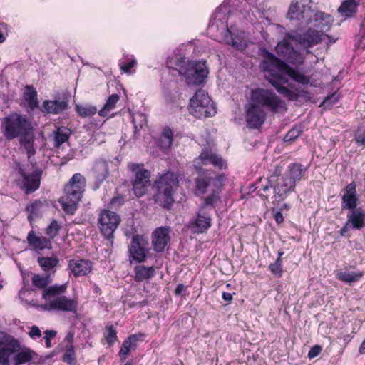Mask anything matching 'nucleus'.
Listing matches in <instances>:
<instances>
[{
  "instance_id": "c03bdc74",
  "label": "nucleus",
  "mask_w": 365,
  "mask_h": 365,
  "mask_svg": "<svg viewBox=\"0 0 365 365\" xmlns=\"http://www.w3.org/2000/svg\"><path fill=\"white\" fill-rule=\"evenodd\" d=\"M124 60L123 62L119 63L120 68L124 73H130L131 68L137 64V61L133 56H125Z\"/></svg>"
},
{
  "instance_id": "79ce46f5",
  "label": "nucleus",
  "mask_w": 365,
  "mask_h": 365,
  "mask_svg": "<svg viewBox=\"0 0 365 365\" xmlns=\"http://www.w3.org/2000/svg\"><path fill=\"white\" fill-rule=\"evenodd\" d=\"M288 16L292 20H300L304 19V12L299 11V4L298 1H292L288 11Z\"/></svg>"
},
{
  "instance_id": "13d9d810",
  "label": "nucleus",
  "mask_w": 365,
  "mask_h": 365,
  "mask_svg": "<svg viewBox=\"0 0 365 365\" xmlns=\"http://www.w3.org/2000/svg\"><path fill=\"white\" fill-rule=\"evenodd\" d=\"M56 335V331L54 330H47L45 331V342L46 347L51 346V339L54 338Z\"/></svg>"
},
{
  "instance_id": "a19ab883",
  "label": "nucleus",
  "mask_w": 365,
  "mask_h": 365,
  "mask_svg": "<svg viewBox=\"0 0 365 365\" xmlns=\"http://www.w3.org/2000/svg\"><path fill=\"white\" fill-rule=\"evenodd\" d=\"M76 110L81 117L86 118L95 115L97 112V108L88 104L81 106L76 105Z\"/></svg>"
},
{
  "instance_id": "dca6fc26",
  "label": "nucleus",
  "mask_w": 365,
  "mask_h": 365,
  "mask_svg": "<svg viewBox=\"0 0 365 365\" xmlns=\"http://www.w3.org/2000/svg\"><path fill=\"white\" fill-rule=\"evenodd\" d=\"M267 114L263 108L250 103L246 111L247 125L250 128H259L266 120Z\"/></svg>"
},
{
  "instance_id": "ddd939ff",
  "label": "nucleus",
  "mask_w": 365,
  "mask_h": 365,
  "mask_svg": "<svg viewBox=\"0 0 365 365\" xmlns=\"http://www.w3.org/2000/svg\"><path fill=\"white\" fill-rule=\"evenodd\" d=\"M19 177L16 180L17 185L24 191L26 194H30L39 188L41 177V171L36 169L31 173H26L20 168Z\"/></svg>"
},
{
  "instance_id": "09e8293b",
  "label": "nucleus",
  "mask_w": 365,
  "mask_h": 365,
  "mask_svg": "<svg viewBox=\"0 0 365 365\" xmlns=\"http://www.w3.org/2000/svg\"><path fill=\"white\" fill-rule=\"evenodd\" d=\"M301 133L302 130L299 127H294L284 136V141L291 142L298 138Z\"/></svg>"
},
{
  "instance_id": "39448f33",
  "label": "nucleus",
  "mask_w": 365,
  "mask_h": 365,
  "mask_svg": "<svg viewBox=\"0 0 365 365\" xmlns=\"http://www.w3.org/2000/svg\"><path fill=\"white\" fill-rule=\"evenodd\" d=\"M176 67L174 68L185 78L188 85L199 86L205 82L208 74L205 61H192L185 63L184 58L179 56L176 58Z\"/></svg>"
},
{
  "instance_id": "2eb2a0df",
  "label": "nucleus",
  "mask_w": 365,
  "mask_h": 365,
  "mask_svg": "<svg viewBox=\"0 0 365 365\" xmlns=\"http://www.w3.org/2000/svg\"><path fill=\"white\" fill-rule=\"evenodd\" d=\"M147 245L148 242L142 236L133 235L128 250L129 258L138 263L144 262L149 252Z\"/></svg>"
},
{
  "instance_id": "f257e3e1",
  "label": "nucleus",
  "mask_w": 365,
  "mask_h": 365,
  "mask_svg": "<svg viewBox=\"0 0 365 365\" xmlns=\"http://www.w3.org/2000/svg\"><path fill=\"white\" fill-rule=\"evenodd\" d=\"M260 68L264 72L265 78L279 93L290 100H294L296 95L284 86L288 83V78L302 85H307L310 82L309 76L297 69L292 68L271 53H268L262 61Z\"/></svg>"
},
{
  "instance_id": "c85d7f7f",
  "label": "nucleus",
  "mask_w": 365,
  "mask_h": 365,
  "mask_svg": "<svg viewBox=\"0 0 365 365\" xmlns=\"http://www.w3.org/2000/svg\"><path fill=\"white\" fill-rule=\"evenodd\" d=\"M92 173L98 182H102L108 175V163L101 159L96 160L92 168Z\"/></svg>"
},
{
  "instance_id": "9d476101",
  "label": "nucleus",
  "mask_w": 365,
  "mask_h": 365,
  "mask_svg": "<svg viewBox=\"0 0 365 365\" xmlns=\"http://www.w3.org/2000/svg\"><path fill=\"white\" fill-rule=\"evenodd\" d=\"M128 167L133 174L132 180L133 192L136 197H140L146 193L150 185V173L144 168L143 164L129 163Z\"/></svg>"
},
{
  "instance_id": "4468645a",
  "label": "nucleus",
  "mask_w": 365,
  "mask_h": 365,
  "mask_svg": "<svg viewBox=\"0 0 365 365\" xmlns=\"http://www.w3.org/2000/svg\"><path fill=\"white\" fill-rule=\"evenodd\" d=\"M101 233L107 239L112 238L113 233L120 222V217L113 211L104 210L101 212L98 219Z\"/></svg>"
},
{
  "instance_id": "f3484780",
  "label": "nucleus",
  "mask_w": 365,
  "mask_h": 365,
  "mask_svg": "<svg viewBox=\"0 0 365 365\" xmlns=\"http://www.w3.org/2000/svg\"><path fill=\"white\" fill-rule=\"evenodd\" d=\"M19 341L8 337L0 341V365H9L11 356L17 351Z\"/></svg>"
},
{
  "instance_id": "8fccbe9b",
  "label": "nucleus",
  "mask_w": 365,
  "mask_h": 365,
  "mask_svg": "<svg viewBox=\"0 0 365 365\" xmlns=\"http://www.w3.org/2000/svg\"><path fill=\"white\" fill-rule=\"evenodd\" d=\"M339 99V95L337 93H333L331 95L327 96V98L321 103V106L327 108L331 106L333 104L336 103Z\"/></svg>"
},
{
  "instance_id": "20e7f679",
  "label": "nucleus",
  "mask_w": 365,
  "mask_h": 365,
  "mask_svg": "<svg viewBox=\"0 0 365 365\" xmlns=\"http://www.w3.org/2000/svg\"><path fill=\"white\" fill-rule=\"evenodd\" d=\"M86 187V178L81 173H75L64 187V195L59 200L63 211L73 215L81 200Z\"/></svg>"
},
{
  "instance_id": "de8ad7c7",
  "label": "nucleus",
  "mask_w": 365,
  "mask_h": 365,
  "mask_svg": "<svg viewBox=\"0 0 365 365\" xmlns=\"http://www.w3.org/2000/svg\"><path fill=\"white\" fill-rule=\"evenodd\" d=\"M105 339L110 346L113 345L118 340L117 332L112 325L106 327Z\"/></svg>"
},
{
  "instance_id": "f704fd0d",
  "label": "nucleus",
  "mask_w": 365,
  "mask_h": 365,
  "mask_svg": "<svg viewBox=\"0 0 365 365\" xmlns=\"http://www.w3.org/2000/svg\"><path fill=\"white\" fill-rule=\"evenodd\" d=\"M52 282L51 273L45 274L43 275L35 274L31 278L32 284L38 288L46 289L47 286Z\"/></svg>"
},
{
  "instance_id": "e433bc0d",
  "label": "nucleus",
  "mask_w": 365,
  "mask_h": 365,
  "mask_svg": "<svg viewBox=\"0 0 365 365\" xmlns=\"http://www.w3.org/2000/svg\"><path fill=\"white\" fill-rule=\"evenodd\" d=\"M119 99L120 96L118 94L110 95L108 98L104 106L98 111V115L101 117H106L110 110L115 108Z\"/></svg>"
},
{
  "instance_id": "bf43d9fd",
  "label": "nucleus",
  "mask_w": 365,
  "mask_h": 365,
  "mask_svg": "<svg viewBox=\"0 0 365 365\" xmlns=\"http://www.w3.org/2000/svg\"><path fill=\"white\" fill-rule=\"evenodd\" d=\"M355 140L357 144L365 145V133L357 130L355 134Z\"/></svg>"
},
{
  "instance_id": "49530a36",
  "label": "nucleus",
  "mask_w": 365,
  "mask_h": 365,
  "mask_svg": "<svg viewBox=\"0 0 365 365\" xmlns=\"http://www.w3.org/2000/svg\"><path fill=\"white\" fill-rule=\"evenodd\" d=\"M61 229V226L58 225L56 220H52L51 223L46 229V234L49 237V239H53L56 237Z\"/></svg>"
},
{
  "instance_id": "680f3d73",
  "label": "nucleus",
  "mask_w": 365,
  "mask_h": 365,
  "mask_svg": "<svg viewBox=\"0 0 365 365\" xmlns=\"http://www.w3.org/2000/svg\"><path fill=\"white\" fill-rule=\"evenodd\" d=\"M322 351V348L318 346V345H315L309 351L308 353V356L309 359H313L314 357H316L317 356H318L320 352Z\"/></svg>"
},
{
  "instance_id": "a878e982",
  "label": "nucleus",
  "mask_w": 365,
  "mask_h": 365,
  "mask_svg": "<svg viewBox=\"0 0 365 365\" xmlns=\"http://www.w3.org/2000/svg\"><path fill=\"white\" fill-rule=\"evenodd\" d=\"M155 269L153 267L137 265L134 267V280L137 282H142L149 280L155 275Z\"/></svg>"
},
{
  "instance_id": "3c124183",
  "label": "nucleus",
  "mask_w": 365,
  "mask_h": 365,
  "mask_svg": "<svg viewBox=\"0 0 365 365\" xmlns=\"http://www.w3.org/2000/svg\"><path fill=\"white\" fill-rule=\"evenodd\" d=\"M269 268L272 273L277 277H281L282 273V260L279 257H277L274 263L271 264Z\"/></svg>"
},
{
  "instance_id": "4c0bfd02",
  "label": "nucleus",
  "mask_w": 365,
  "mask_h": 365,
  "mask_svg": "<svg viewBox=\"0 0 365 365\" xmlns=\"http://www.w3.org/2000/svg\"><path fill=\"white\" fill-rule=\"evenodd\" d=\"M173 132L169 127L163 128L162 135L159 138V145L162 149L169 148L173 143Z\"/></svg>"
},
{
  "instance_id": "0e129e2a",
  "label": "nucleus",
  "mask_w": 365,
  "mask_h": 365,
  "mask_svg": "<svg viewBox=\"0 0 365 365\" xmlns=\"http://www.w3.org/2000/svg\"><path fill=\"white\" fill-rule=\"evenodd\" d=\"M274 220L277 224H280L284 221V217L281 212L277 211L274 213Z\"/></svg>"
},
{
  "instance_id": "aec40b11",
  "label": "nucleus",
  "mask_w": 365,
  "mask_h": 365,
  "mask_svg": "<svg viewBox=\"0 0 365 365\" xmlns=\"http://www.w3.org/2000/svg\"><path fill=\"white\" fill-rule=\"evenodd\" d=\"M36 354L27 347H21L19 344L18 349L11 358L12 365L30 364L36 358Z\"/></svg>"
},
{
  "instance_id": "412c9836",
  "label": "nucleus",
  "mask_w": 365,
  "mask_h": 365,
  "mask_svg": "<svg viewBox=\"0 0 365 365\" xmlns=\"http://www.w3.org/2000/svg\"><path fill=\"white\" fill-rule=\"evenodd\" d=\"M30 249L35 251H40L45 249H51L52 243L49 238L44 236L37 235L34 231L31 230L26 237Z\"/></svg>"
},
{
  "instance_id": "9b49d317",
  "label": "nucleus",
  "mask_w": 365,
  "mask_h": 365,
  "mask_svg": "<svg viewBox=\"0 0 365 365\" xmlns=\"http://www.w3.org/2000/svg\"><path fill=\"white\" fill-rule=\"evenodd\" d=\"M282 172V167H277L274 173L269 178L268 182L272 186H274V191L280 197L283 198L288 192L294 190L296 182L287 174L284 173L281 176Z\"/></svg>"
},
{
  "instance_id": "b1692460",
  "label": "nucleus",
  "mask_w": 365,
  "mask_h": 365,
  "mask_svg": "<svg viewBox=\"0 0 365 365\" xmlns=\"http://www.w3.org/2000/svg\"><path fill=\"white\" fill-rule=\"evenodd\" d=\"M203 165L212 164L219 169L227 168L226 163L219 155L209 150H204L199 156Z\"/></svg>"
},
{
  "instance_id": "6ab92c4d",
  "label": "nucleus",
  "mask_w": 365,
  "mask_h": 365,
  "mask_svg": "<svg viewBox=\"0 0 365 365\" xmlns=\"http://www.w3.org/2000/svg\"><path fill=\"white\" fill-rule=\"evenodd\" d=\"M92 267V262L88 259H73L68 263V268L76 277L88 275Z\"/></svg>"
},
{
  "instance_id": "5701e85b",
  "label": "nucleus",
  "mask_w": 365,
  "mask_h": 365,
  "mask_svg": "<svg viewBox=\"0 0 365 365\" xmlns=\"http://www.w3.org/2000/svg\"><path fill=\"white\" fill-rule=\"evenodd\" d=\"M344 191L345 193L342 196V208L349 210L356 208L357 197L355 183L351 182L348 184Z\"/></svg>"
},
{
  "instance_id": "603ef678",
  "label": "nucleus",
  "mask_w": 365,
  "mask_h": 365,
  "mask_svg": "<svg viewBox=\"0 0 365 365\" xmlns=\"http://www.w3.org/2000/svg\"><path fill=\"white\" fill-rule=\"evenodd\" d=\"M269 178L267 179H265L266 183L262 184L261 187L259 188V192L260 193V195L265 197L266 198L268 197L269 195V191L271 189L274 190V186L276 185L275 183L272 186L270 183L268 182Z\"/></svg>"
},
{
  "instance_id": "a211bd4d",
  "label": "nucleus",
  "mask_w": 365,
  "mask_h": 365,
  "mask_svg": "<svg viewBox=\"0 0 365 365\" xmlns=\"http://www.w3.org/2000/svg\"><path fill=\"white\" fill-rule=\"evenodd\" d=\"M169 233L170 228L168 227H158L153 232L152 243L156 252L164 250L170 240Z\"/></svg>"
},
{
  "instance_id": "7ed1b4c3",
  "label": "nucleus",
  "mask_w": 365,
  "mask_h": 365,
  "mask_svg": "<svg viewBox=\"0 0 365 365\" xmlns=\"http://www.w3.org/2000/svg\"><path fill=\"white\" fill-rule=\"evenodd\" d=\"M67 287L66 283L63 284H56L43 289L42 298L45 300L44 309L76 313L78 305V301L63 295Z\"/></svg>"
},
{
  "instance_id": "5fc2aeb1",
  "label": "nucleus",
  "mask_w": 365,
  "mask_h": 365,
  "mask_svg": "<svg viewBox=\"0 0 365 365\" xmlns=\"http://www.w3.org/2000/svg\"><path fill=\"white\" fill-rule=\"evenodd\" d=\"M219 192L213 190L212 193L205 199V204L213 206L220 200Z\"/></svg>"
},
{
  "instance_id": "cd10ccee",
  "label": "nucleus",
  "mask_w": 365,
  "mask_h": 365,
  "mask_svg": "<svg viewBox=\"0 0 365 365\" xmlns=\"http://www.w3.org/2000/svg\"><path fill=\"white\" fill-rule=\"evenodd\" d=\"M211 225V220L209 217L197 214L195 220L190 222V229L194 233H202Z\"/></svg>"
},
{
  "instance_id": "473e14b6",
  "label": "nucleus",
  "mask_w": 365,
  "mask_h": 365,
  "mask_svg": "<svg viewBox=\"0 0 365 365\" xmlns=\"http://www.w3.org/2000/svg\"><path fill=\"white\" fill-rule=\"evenodd\" d=\"M314 24L313 26L321 29H328L331 26L332 20L330 15L326 14L322 11H317L313 15Z\"/></svg>"
},
{
  "instance_id": "2f4dec72",
  "label": "nucleus",
  "mask_w": 365,
  "mask_h": 365,
  "mask_svg": "<svg viewBox=\"0 0 365 365\" xmlns=\"http://www.w3.org/2000/svg\"><path fill=\"white\" fill-rule=\"evenodd\" d=\"M24 99L31 110L38 107L37 92L32 86H26L25 91L24 92Z\"/></svg>"
},
{
  "instance_id": "c9c22d12",
  "label": "nucleus",
  "mask_w": 365,
  "mask_h": 365,
  "mask_svg": "<svg viewBox=\"0 0 365 365\" xmlns=\"http://www.w3.org/2000/svg\"><path fill=\"white\" fill-rule=\"evenodd\" d=\"M71 135V130L66 127L58 128L54 132V145L60 147L63 143L66 142Z\"/></svg>"
},
{
  "instance_id": "052dcab7",
  "label": "nucleus",
  "mask_w": 365,
  "mask_h": 365,
  "mask_svg": "<svg viewBox=\"0 0 365 365\" xmlns=\"http://www.w3.org/2000/svg\"><path fill=\"white\" fill-rule=\"evenodd\" d=\"M29 335L32 339L40 338L41 336V331L37 326H33L31 328Z\"/></svg>"
},
{
  "instance_id": "a18cd8bd",
  "label": "nucleus",
  "mask_w": 365,
  "mask_h": 365,
  "mask_svg": "<svg viewBox=\"0 0 365 365\" xmlns=\"http://www.w3.org/2000/svg\"><path fill=\"white\" fill-rule=\"evenodd\" d=\"M210 184V178H198L196 179V190L200 193L204 194Z\"/></svg>"
},
{
  "instance_id": "bb28decb",
  "label": "nucleus",
  "mask_w": 365,
  "mask_h": 365,
  "mask_svg": "<svg viewBox=\"0 0 365 365\" xmlns=\"http://www.w3.org/2000/svg\"><path fill=\"white\" fill-rule=\"evenodd\" d=\"M361 0H344L338 8V12L346 18L353 17L357 12V8Z\"/></svg>"
},
{
  "instance_id": "37998d69",
  "label": "nucleus",
  "mask_w": 365,
  "mask_h": 365,
  "mask_svg": "<svg viewBox=\"0 0 365 365\" xmlns=\"http://www.w3.org/2000/svg\"><path fill=\"white\" fill-rule=\"evenodd\" d=\"M224 41L226 43L231 45L237 49H242L243 45L242 41L237 37H233L231 32L227 29L224 36Z\"/></svg>"
},
{
  "instance_id": "4d7b16f0",
  "label": "nucleus",
  "mask_w": 365,
  "mask_h": 365,
  "mask_svg": "<svg viewBox=\"0 0 365 365\" xmlns=\"http://www.w3.org/2000/svg\"><path fill=\"white\" fill-rule=\"evenodd\" d=\"M211 178V183H213L215 187H216L214 190H216L217 192H220L221 188L223 186L222 181H223V176L221 175H218L215 178Z\"/></svg>"
},
{
  "instance_id": "393cba45",
  "label": "nucleus",
  "mask_w": 365,
  "mask_h": 365,
  "mask_svg": "<svg viewBox=\"0 0 365 365\" xmlns=\"http://www.w3.org/2000/svg\"><path fill=\"white\" fill-rule=\"evenodd\" d=\"M347 221L352 229L361 230L365 226V212L361 207L351 210L347 215Z\"/></svg>"
},
{
  "instance_id": "58836bf2",
  "label": "nucleus",
  "mask_w": 365,
  "mask_h": 365,
  "mask_svg": "<svg viewBox=\"0 0 365 365\" xmlns=\"http://www.w3.org/2000/svg\"><path fill=\"white\" fill-rule=\"evenodd\" d=\"M364 274L362 272H339L336 274V277L338 279L346 282V283H352L359 281L362 277Z\"/></svg>"
},
{
  "instance_id": "e2e57ef3",
  "label": "nucleus",
  "mask_w": 365,
  "mask_h": 365,
  "mask_svg": "<svg viewBox=\"0 0 365 365\" xmlns=\"http://www.w3.org/2000/svg\"><path fill=\"white\" fill-rule=\"evenodd\" d=\"M351 228V225L346 220L344 226L340 230V235L344 236L346 232H348Z\"/></svg>"
},
{
  "instance_id": "774afa93",
  "label": "nucleus",
  "mask_w": 365,
  "mask_h": 365,
  "mask_svg": "<svg viewBox=\"0 0 365 365\" xmlns=\"http://www.w3.org/2000/svg\"><path fill=\"white\" fill-rule=\"evenodd\" d=\"M185 290V287L182 284H179L175 290V293L176 295H179L182 294V292H184Z\"/></svg>"
},
{
  "instance_id": "423d86ee",
  "label": "nucleus",
  "mask_w": 365,
  "mask_h": 365,
  "mask_svg": "<svg viewBox=\"0 0 365 365\" xmlns=\"http://www.w3.org/2000/svg\"><path fill=\"white\" fill-rule=\"evenodd\" d=\"M250 98L252 103L265 108L272 113H284L287 110L284 101L272 90L260 88L253 89Z\"/></svg>"
},
{
  "instance_id": "69168bd1",
  "label": "nucleus",
  "mask_w": 365,
  "mask_h": 365,
  "mask_svg": "<svg viewBox=\"0 0 365 365\" xmlns=\"http://www.w3.org/2000/svg\"><path fill=\"white\" fill-rule=\"evenodd\" d=\"M73 339H74V333L72 332V331H69L67 334V335H66V336L65 338V340L66 341H68L69 345H73Z\"/></svg>"
},
{
  "instance_id": "f8f14e48",
  "label": "nucleus",
  "mask_w": 365,
  "mask_h": 365,
  "mask_svg": "<svg viewBox=\"0 0 365 365\" xmlns=\"http://www.w3.org/2000/svg\"><path fill=\"white\" fill-rule=\"evenodd\" d=\"M289 41H292V39L287 37V33L282 41L276 46L275 51L279 56L287 62L300 65L305 59V53L294 49Z\"/></svg>"
},
{
  "instance_id": "0eeeda50",
  "label": "nucleus",
  "mask_w": 365,
  "mask_h": 365,
  "mask_svg": "<svg viewBox=\"0 0 365 365\" xmlns=\"http://www.w3.org/2000/svg\"><path fill=\"white\" fill-rule=\"evenodd\" d=\"M189 111L197 118H207L216 113L215 108L204 90H198L190 101Z\"/></svg>"
},
{
  "instance_id": "1a4fd4ad",
  "label": "nucleus",
  "mask_w": 365,
  "mask_h": 365,
  "mask_svg": "<svg viewBox=\"0 0 365 365\" xmlns=\"http://www.w3.org/2000/svg\"><path fill=\"white\" fill-rule=\"evenodd\" d=\"M177 175L173 172H168L162 175L155 181V185L158 189L160 198L163 199L165 207L170 206L173 202V192L178 186Z\"/></svg>"
},
{
  "instance_id": "4be33fe9",
  "label": "nucleus",
  "mask_w": 365,
  "mask_h": 365,
  "mask_svg": "<svg viewBox=\"0 0 365 365\" xmlns=\"http://www.w3.org/2000/svg\"><path fill=\"white\" fill-rule=\"evenodd\" d=\"M68 101L65 99L46 100L42 103L41 111L47 114H61L68 108Z\"/></svg>"
},
{
  "instance_id": "7c9ffc66",
  "label": "nucleus",
  "mask_w": 365,
  "mask_h": 365,
  "mask_svg": "<svg viewBox=\"0 0 365 365\" xmlns=\"http://www.w3.org/2000/svg\"><path fill=\"white\" fill-rule=\"evenodd\" d=\"M307 168L304 167L302 164L294 163H291L287 167V170L285 173L287 174L294 181L296 182L297 181L300 180L304 174L306 173Z\"/></svg>"
},
{
  "instance_id": "864d4df0",
  "label": "nucleus",
  "mask_w": 365,
  "mask_h": 365,
  "mask_svg": "<svg viewBox=\"0 0 365 365\" xmlns=\"http://www.w3.org/2000/svg\"><path fill=\"white\" fill-rule=\"evenodd\" d=\"M357 46L361 48H365V16L361 24L359 38L357 41Z\"/></svg>"
},
{
  "instance_id": "c756f323",
  "label": "nucleus",
  "mask_w": 365,
  "mask_h": 365,
  "mask_svg": "<svg viewBox=\"0 0 365 365\" xmlns=\"http://www.w3.org/2000/svg\"><path fill=\"white\" fill-rule=\"evenodd\" d=\"M37 262L46 274L51 273V276L55 273L56 267L59 263V260L53 257H39Z\"/></svg>"
},
{
  "instance_id": "338daca9",
  "label": "nucleus",
  "mask_w": 365,
  "mask_h": 365,
  "mask_svg": "<svg viewBox=\"0 0 365 365\" xmlns=\"http://www.w3.org/2000/svg\"><path fill=\"white\" fill-rule=\"evenodd\" d=\"M222 299L226 301V302H231L232 300V294L231 293H229V292H222Z\"/></svg>"
},
{
  "instance_id": "f03ea898",
  "label": "nucleus",
  "mask_w": 365,
  "mask_h": 365,
  "mask_svg": "<svg viewBox=\"0 0 365 365\" xmlns=\"http://www.w3.org/2000/svg\"><path fill=\"white\" fill-rule=\"evenodd\" d=\"M1 130L7 140L18 138L20 145L24 148L29 157L35 154L34 128L26 115L16 112L11 113L1 118Z\"/></svg>"
},
{
  "instance_id": "6e6552de",
  "label": "nucleus",
  "mask_w": 365,
  "mask_h": 365,
  "mask_svg": "<svg viewBox=\"0 0 365 365\" xmlns=\"http://www.w3.org/2000/svg\"><path fill=\"white\" fill-rule=\"evenodd\" d=\"M287 37L292 39L296 45L299 46L305 53V56L310 53L309 48H312L324 40L327 35L321 31L309 29L306 32L298 34L297 31L287 33Z\"/></svg>"
},
{
  "instance_id": "ea45409f",
  "label": "nucleus",
  "mask_w": 365,
  "mask_h": 365,
  "mask_svg": "<svg viewBox=\"0 0 365 365\" xmlns=\"http://www.w3.org/2000/svg\"><path fill=\"white\" fill-rule=\"evenodd\" d=\"M43 206V203L39 200H35L31 202L26 207V210L29 213L28 216V220L31 224L34 216H36L41 208Z\"/></svg>"
},
{
  "instance_id": "72a5a7b5",
  "label": "nucleus",
  "mask_w": 365,
  "mask_h": 365,
  "mask_svg": "<svg viewBox=\"0 0 365 365\" xmlns=\"http://www.w3.org/2000/svg\"><path fill=\"white\" fill-rule=\"evenodd\" d=\"M143 336V334H133L123 341L119 351V356L122 360H125L127 358L133 343L136 342L138 340V338Z\"/></svg>"
},
{
  "instance_id": "6e6d98bb",
  "label": "nucleus",
  "mask_w": 365,
  "mask_h": 365,
  "mask_svg": "<svg viewBox=\"0 0 365 365\" xmlns=\"http://www.w3.org/2000/svg\"><path fill=\"white\" fill-rule=\"evenodd\" d=\"M75 360V351L73 345H68L63 356V361L72 362Z\"/></svg>"
}]
</instances>
